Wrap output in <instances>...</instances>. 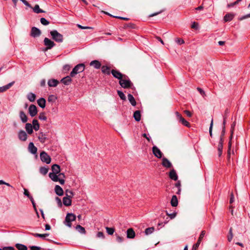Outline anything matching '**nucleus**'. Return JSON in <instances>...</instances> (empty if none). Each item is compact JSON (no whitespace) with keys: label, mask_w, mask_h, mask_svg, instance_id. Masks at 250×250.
Returning a JSON list of instances; mask_svg holds the SVG:
<instances>
[{"label":"nucleus","mask_w":250,"mask_h":250,"mask_svg":"<svg viewBox=\"0 0 250 250\" xmlns=\"http://www.w3.org/2000/svg\"><path fill=\"white\" fill-rule=\"evenodd\" d=\"M52 172L49 173V178L54 182H59L61 185H64L65 183V175L63 173H61V168L59 165L54 164L52 166Z\"/></svg>","instance_id":"f257e3e1"},{"label":"nucleus","mask_w":250,"mask_h":250,"mask_svg":"<svg viewBox=\"0 0 250 250\" xmlns=\"http://www.w3.org/2000/svg\"><path fill=\"white\" fill-rule=\"evenodd\" d=\"M119 84L124 88H130L133 85L128 77L126 75L119 81Z\"/></svg>","instance_id":"f03ea898"},{"label":"nucleus","mask_w":250,"mask_h":250,"mask_svg":"<svg viewBox=\"0 0 250 250\" xmlns=\"http://www.w3.org/2000/svg\"><path fill=\"white\" fill-rule=\"evenodd\" d=\"M50 35L53 40L57 42H62L63 40V35L59 33L57 30H54L50 32Z\"/></svg>","instance_id":"7ed1b4c3"},{"label":"nucleus","mask_w":250,"mask_h":250,"mask_svg":"<svg viewBox=\"0 0 250 250\" xmlns=\"http://www.w3.org/2000/svg\"><path fill=\"white\" fill-rule=\"evenodd\" d=\"M85 65L83 63H80L74 67L70 73V76L74 77L76 74L82 72L84 71Z\"/></svg>","instance_id":"20e7f679"},{"label":"nucleus","mask_w":250,"mask_h":250,"mask_svg":"<svg viewBox=\"0 0 250 250\" xmlns=\"http://www.w3.org/2000/svg\"><path fill=\"white\" fill-rule=\"evenodd\" d=\"M76 216L72 213H68L65 218L64 224L67 227L71 228L72 226L71 222L76 220Z\"/></svg>","instance_id":"39448f33"},{"label":"nucleus","mask_w":250,"mask_h":250,"mask_svg":"<svg viewBox=\"0 0 250 250\" xmlns=\"http://www.w3.org/2000/svg\"><path fill=\"white\" fill-rule=\"evenodd\" d=\"M44 45L46 46L45 50L51 49L55 46V43L50 39L45 38L43 41Z\"/></svg>","instance_id":"423d86ee"},{"label":"nucleus","mask_w":250,"mask_h":250,"mask_svg":"<svg viewBox=\"0 0 250 250\" xmlns=\"http://www.w3.org/2000/svg\"><path fill=\"white\" fill-rule=\"evenodd\" d=\"M40 158L42 162L49 164L51 162V159L50 157L44 151H42L40 153Z\"/></svg>","instance_id":"0eeeda50"},{"label":"nucleus","mask_w":250,"mask_h":250,"mask_svg":"<svg viewBox=\"0 0 250 250\" xmlns=\"http://www.w3.org/2000/svg\"><path fill=\"white\" fill-rule=\"evenodd\" d=\"M111 73L114 78L119 80V81H120L125 76V75L122 74L120 72L115 69H112L111 71Z\"/></svg>","instance_id":"6e6552de"},{"label":"nucleus","mask_w":250,"mask_h":250,"mask_svg":"<svg viewBox=\"0 0 250 250\" xmlns=\"http://www.w3.org/2000/svg\"><path fill=\"white\" fill-rule=\"evenodd\" d=\"M28 112L32 117L36 116L38 113L36 106L34 104L30 105L28 109Z\"/></svg>","instance_id":"1a4fd4ad"},{"label":"nucleus","mask_w":250,"mask_h":250,"mask_svg":"<svg viewBox=\"0 0 250 250\" xmlns=\"http://www.w3.org/2000/svg\"><path fill=\"white\" fill-rule=\"evenodd\" d=\"M152 152L155 157L158 158H161L162 157V153L159 148L156 146H154L152 147Z\"/></svg>","instance_id":"9d476101"},{"label":"nucleus","mask_w":250,"mask_h":250,"mask_svg":"<svg viewBox=\"0 0 250 250\" xmlns=\"http://www.w3.org/2000/svg\"><path fill=\"white\" fill-rule=\"evenodd\" d=\"M41 34V32L39 29L37 27H33L31 29V36L34 38L39 37Z\"/></svg>","instance_id":"9b49d317"},{"label":"nucleus","mask_w":250,"mask_h":250,"mask_svg":"<svg viewBox=\"0 0 250 250\" xmlns=\"http://www.w3.org/2000/svg\"><path fill=\"white\" fill-rule=\"evenodd\" d=\"M18 138L21 141H25L27 139V135L24 130H20L18 132Z\"/></svg>","instance_id":"f8f14e48"},{"label":"nucleus","mask_w":250,"mask_h":250,"mask_svg":"<svg viewBox=\"0 0 250 250\" xmlns=\"http://www.w3.org/2000/svg\"><path fill=\"white\" fill-rule=\"evenodd\" d=\"M28 150L30 153L35 154L37 152V148L34 146L32 142L29 144Z\"/></svg>","instance_id":"ddd939ff"},{"label":"nucleus","mask_w":250,"mask_h":250,"mask_svg":"<svg viewBox=\"0 0 250 250\" xmlns=\"http://www.w3.org/2000/svg\"><path fill=\"white\" fill-rule=\"evenodd\" d=\"M162 165L166 168H170L172 167V164L166 158L162 159Z\"/></svg>","instance_id":"4468645a"},{"label":"nucleus","mask_w":250,"mask_h":250,"mask_svg":"<svg viewBox=\"0 0 250 250\" xmlns=\"http://www.w3.org/2000/svg\"><path fill=\"white\" fill-rule=\"evenodd\" d=\"M235 16V14L232 13L227 14L224 17V20L225 22L231 21Z\"/></svg>","instance_id":"2eb2a0df"},{"label":"nucleus","mask_w":250,"mask_h":250,"mask_svg":"<svg viewBox=\"0 0 250 250\" xmlns=\"http://www.w3.org/2000/svg\"><path fill=\"white\" fill-rule=\"evenodd\" d=\"M127 237L129 239L134 238L135 236V233L132 228L128 229L126 231Z\"/></svg>","instance_id":"dca6fc26"},{"label":"nucleus","mask_w":250,"mask_h":250,"mask_svg":"<svg viewBox=\"0 0 250 250\" xmlns=\"http://www.w3.org/2000/svg\"><path fill=\"white\" fill-rule=\"evenodd\" d=\"M71 77L70 76V75L67 76L62 78L61 81L64 84L68 85L70 84L72 82V79H71Z\"/></svg>","instance_id":"f3484780"},{"label":"nucleus","mask_w":250,"mask_h":250,"mask_svg":"<svg viewBox=\"0 0 250 250\" xmlns=\"http://www.w3.org/2000/svg\"><path fill=\"white\" fill-rule=\"evenodd\" d=\"M48 85L50 87H56L59 84V82L56 79H50L48 81Z\"/></svg>","instance_id":"a211bd4d"},{"label":"nucleus","mask_w":250,"mask_h":250,"mask_svg":"<svg viewBox=\"0 0 250 250\" xmlns=\"http://www.w3.org/2000/svg\"><path fill=\"white\" fill-rule=\"evenodd\" d=\"M90 65L96 69H99L101 67V63L99 61L94 60L90 62Z\"/></svg>","instance_id":"6ab92c4d"},{"label":"nucleus","mask_w":250,"mask_h":250,"mask_svg":"<svg viewBox=\"0 0 250 250\" xmlns=\"http://www.w3.org/2000/svg\"><path fill=\"white\" fill-rule=\"evenodd\" d=\"M72 198L68 197H64L62 199L63 204L65 206H70L71 205V199Z\"/></svg>","instance_id":"aec40b11"},{"label":"nucleus","mask_w":250,"mask_h":250,"mask_svg":"<svg viewBox=\"0 0 250 250\" xmlns=\"http://www.w3.org/2000/svg\"><path fill=\"white\" fill-rule=\"evenodd\" d=\"M169 178L173 180L174 181H176L178 179V176L177 173L174 169H172L170 170L169 173Z\"/></svg>","instance_id":"412c9836"},{"label":"nucleus","mask_w":250,"mask_h":250,"mask_svg":"<svg viewBox=\"0 0 250 250\" xmlns=\"http://www.w3.org/2000/svg\"><path fill=\"white\" fill-rule=\"evenodd\" d=\"M55 191L56 194L59 196H62L63 194L62 188L59 185H56L55 187Z\"/></svg>","instance_id":"4be33fe9"},{"label":"nucleus","mask_w":250,"mask_h":250,"mask_svg":"<svg viewBox=\"0 0 250 250\" xmlns=\"http://www.w3.org/2000/svg\"><path fill=\"white\" fill-rule=\"evenodd\" d=\"M19 116L22 123H24L27 121V117L23 111H20Z\"/></svg>","instance_id":"5701e85b"},{"label":"nucleus","mask_w":250,"mask_h":250,"mask_svg":"<svg viewBox=\"0 0 250 250\" xmlns=\"http://www.w3.org/2000/svg\"><path fill=\"white\" fill-rule=\"evenodd\" d=\"M101 70L103 73L106 75H109L111 73L110 67L106 65L102 66Z\"/></svg>","instance_id":"b1692460"},{"label":"nucleus","mask_w":250,"mask_h":250,"mask_svg":"<svg viewBox=\"0 0 250 250\" xmlns=\"http://www.w3.org/2000/svg\"><path fill=\"white\" fill-rule=\"evenodd\" d=\"M171 205L172 207H177L178 204L177 197L176 195H173L172 196L171 201H170Z\"/></svg>","instance_id":"393cba45"},{"label":"nucleus","mask_w":250,"mask_h":250,"mask_svg":"<svg viewBox=\"0 0 250 250\" xmlns=\"http://www.w3.org/2000/svg\"><path fill=\"white\" fill-rule=\"evenodd\" d=\"M38 139L42 143H44L47 139L46 135L43 132H40L39 134Z\"/></svg>","instance_id":"a878e982"},{"label":"nucleus","mask_w":250,"mask_h":250,"mask_svg":"<svg viewBox=\"0 0 250 250\" xmlns=\"http://www.w3.org/2000/svg\"><path fill=\"white\" fill-rule=\"evenodd\" d=\"M38 105L42 108H44L45 106L46 101L45 99L41 98L37 101Z\"/></svg>","instance_id":"bb28decb"},{"label":"nucleus","mask_w":250,"mask_h":250,"mask_svg":"<svg viewBox=\"0 0 250 250\" xmlns=\"http://www.w3.org/2000/svg\"><path fill=\"white\" fill-rule=\"evenodd\" d=\"M25 128L29 134H31L33 132L32 125L30 123L26 124Z\"/></svg>","instance_id":"cd10ccee"},{"label":"nucleus","mask_w":250,"mask_h":250,"mask_svg":"<svg viewBox=\"0 0 250 250\" xmlns=\"http://www.w3.org/2000/svg\"><path fill=\"white\" fill-rule=\"evenodd\" d=\"M24 194L27 196L30 199V200L31 201L32 203V204L35 208V209L36 210V207H35V204L34 202V200H33V197L30 195V194H29V191H28L27 189L24 188Z\"/></svg>","instance_id":"c85d7f7f"},{"label":"nucleus","mask_w":250,"mask_h":250,"mask_svg":"<svg viewBox=\"0 0 250 250\" xmlns=\"http://www.w3.org/2000/svg\"><path fill=\"white\" fill-rule=\"evenodd\" d=\"M133 117L137 122L140 121L141 118L140 111L139 110L135 111L133 114Z\"/></svg>","instance_id":"c756f323"},{"label":"nucleus","mask_w":250,"mask_h":250,"mask_svg":"<svg viewBox=\"0 0 250 250\" xmlns=\"http://www.w3.org/2000/svg\"><path fill=\"white\" fill-rule=\"evenodd\" d=\"M127 97L128 100L131 104V105L133 106H135L136 105V102L133 96L131 94H129L127 95Z\"/></svg>","instance_id":"7c9ffc66"},{"label":"nucleus","mask_w":250,"mask_h":250,"mask_svg":"<svg viewBox=\"0 0 250 250\" xmlns=\"http://www.w3.org/2000/svg\"><path fill=\"white\" fill-rule=\"evenodd\" d=\"M32 124L33 128H34L35 131H38L40 128V125L38 120L34 119L32 121Z\"/></svg>","instance_id":"2f4dec72"},{"label":"nucleus","mask_w":250,"mask_h":250,"mask_svg":"<svg viewBox=\"0 0 250 250\" xmlns=\"http://www.w3.org/2000/svg\"><path fill=\"white\" fill-rule=\"evenodd\" d=\"M76 229L81 234H85L86 231L85 229L80 225H78L75 227Z\"/></svg>","instance_id":"473e14b6"},{"label":"nucleus","mask_w":250,"mask_h":250,"mask_svg":"<svg viewBox=\"0 0 250 250\" xmlns=\"http://www.w3.org/2000/svg\"><path fill=\"white\" fill-rule=\"evenodd\" d=\"M33 11L36 13H44L45 11L40 8L38 4L35 5L33 8Z\"/></svg>","instance_id":"72a5a7b5"},{"label":"nucleus","mask_w":250,"mask_h":250,"mask_svg":"<svg viewBox=\"0 0 250 250\" xmlns=\"http://www.w3.org/2000/svg\"><path fill=\"white\" fill-rule=\"evenodd\" d=\"M27 99L30 102H33L36 99V95L34 93H29L27 95Z\"/></svg>","instance_id":"f704fd0d"},{"label":"nucleus","mask_w":250,"mask_h":250,"mask_svg":"<svg viewBox=\"0 0 250 250\" xmlns=\"http://www.w3.org/2000/svg\"><path fill=\"white\" fill-rule=\"evenodd\" d=\"M235 125V123L234 122L232 125H231V130H230V132H231V135H230V141L229 143V148H230V146H231V140L232 138V135H233V131H234V126Z\"/></svg>","instance_id":"c9c22d12"},{"label":"nucleus","mask_w":250,"mask_h":250,"mask_svg":"<svg viewBox=\"0 0 250 250\" xmlns=\"http://www.w3.org/2000/svg\"><path fill=\"white\" fill-rule=\"evenodd\" d=\"M16 247L19 250H27V247L23 244H16Z\"/></svg>","instance_id":"e433bc0d"},{"label":"nucleus","mask_w":250,"mask_h":250,"mask_svg":"<svg viewBox=\"0 0 250 250\" xmlns=\"http://www.w3.org/2000/svg\"><path fill=\"white\" fill-rule=\"evenodd\" d=\"M48 171V168L47 167H41L40 172L43 175H46Z\"/></svg>","instance_id":"4c0bfd02"},{"label":"nucleus","mask_w":250,"mask_h":250,"mask_svg":"<svg viewBox=\"0 0 250 250\" xmlns=\"http://www.w3.org/2000/svg\"><path fill=\"white\" fill-rule=\"evenodd\" d=\"M233 235L232 233V228H230L229 230V234L228 235V240L229 242H230L232 238H233Z\"/></svg>","instance_id":"58836bf2"},{"label":"nucleus","mask_w":250,"mask_h":250,"mask_svg":"<svg viewBox=\"0 0 250 250\" xmlns=\"http://www.w3.org/2000/svg\"><path fill=\"white\" fill-rule=\"evenodd\" d=\"M39 119L41 120L46 121L47 117L45 115V113L44 112L40 113L39 115Z\"/></svg>","instance_id":"ea45409f"},{"label":"nucleus","mask_w":250,"mask_h":250,"mask_svg":"<svg viewBox=\"0 0 250 250\" xmlns=\"http://www.w3.org/2000/svg\"><path fill=\"white\" fill-rule=\"evenodd\" d=\"M57 100V97L54 95H49L48 97L49 102H55Z\"/></svg>","instance_id":"a19ab883"},{"label":"nucleus","mask_w":250,"mask_h":250,"mask_svg":"<svg viewBox=\"0 0 250 250\" xmlns=\"http://www.w3.org/2000/svg\"><path fill=\"white\" fill-rule=\"evenodd\" d=\"M66 197L72 198L74 195V193L72 191L69 189H66L65 192Z\"/></svg>","instance_id":"79ce46f5"},{"label":"nucleus","mask_w":250,"mask_h":250,"mask_svg":"<svg viewBox=\"0 0 250 250\" xmlns=\"http://www.w3.org/2000/svg\"><path fill=\"white\" fill-rule=\"evenodd\" d=\"M154 230V229L153 227H151V228H148L147 229H146L145 230V234L146 235H148V234H150L151 233H152L153 231Z\"/></svg>","instance_id":"37998d69"},{"label":"nucleus","mask_w":250,"mask_h":250,"mask_svg":"<svg viewBox=\"0 0 250 250\" xmlns=\"http://www.w3.org/2000/svg\"><path fill=\"white\" fill-rule=\"evenodd\" d=\"M105 229L107 233L109 235H112L115 231V229L113 228L106 227Z\"/></svg>","instance_id":"c03bdc74"},{"label":"nucleus","mask_w":250,"mask_h":250,"mask_svg":"<svg viewBox=\"0 0 250 250\" xmlns=\"http://www.w3.org/2000/svg\"><path fill=\"white\" fill-rule=\"evenodd\" d=\"M179 122H181L184 125L186 126L189 127L190 126L189 123L188 121H187L183 117L182 118L181 120H180Z\"/></svg>","instance_id":"a18cd8bd"},{"label":"nucleus","mask_w":250,"mask_h":250,"mask_svg":"<svg viewBox=\"0 0 250 250\" xmlns=\"http://www.w3.org/2000/svg\"><path fill=\"white\" fill-rule=\"evenodd\" d=\"M33 235L35 237H41L44 238L45 237L48 236L49 235V234L45 233V234H39V233H34Z\"/></svg>","instance_id":"49530a36"},{"label":"nucleus","mask_w":250,"mask_h":250,"mask_svg":"<svg viewBox=\"0 0 250 250\" xmlns=\"http://www.w3.org/2000/svg\"><path fill=\"white\" fill-rule=\"evenodd\" d=\"M117 93H118L119 96L122 100H125V99H126L125 96V94H124V93L123 92H122L120 90H118Z\"/></svg>","instance_id":"de8ad7c7"},{"label":"nucleus","mask_w":250,"mask_h":250,"mask_svg":"<svg viewBox=\"0 0 250 250\" xmlns=\"http://www.w3.org/2000/svg\"><path fill=\"white\" fill-rule=\"evenodd\" d=\"M40 21L41 23L44 25H47L49 23V22L44 18H42Z\"/></svg>","instance_id":"09e8293b"},{"label":"nucleus","mask_w":250,"mask_h":250,"mask_svg":"<svg viewBox=\"0 0 250 250\" xmlns=\"http://www.w3.org/2000/svg\"><path fill=\"white\" fill-rule=\"evenodd\" d=\"M222 149H223V145H221V144H218V155H219V156H220L222 155Z\"/></svg>","instance_id":"8fccbe9b"},{"label":"nucleus","mask_w":250,"mask_h":250,"mask_svg":"<svg viewBox=\"0 0 250 250\" xmlns=\"http://www.w3.org/2000/svg\"><path fill=\"white\" fill-rule=\"evenodd\" d=\"M175 41V42L177 44H180V45L184 43V42H185L184 41L183 39H180V38H176Z\"/></svg>","instance_id":"3c124183"},{"label":"nucleus","mask_w":250,"mask_h":250,"mask_svg":"<svg viewBox=\"0 0 250 250\" xmlns=\"http://www.w3.org/2000/svg\"><path fill=\"white\" fill-rule=\"evenodd\" d=\"M166 212H167V216H168L170 217V218L171 219L174 218L176 215V212H173L172 213H168L167 211H166Z\"/></svg>","instance_id":"603ef678"},{"label":"nucleus","mask_w":250,"mask_h":250,"mask_svg":"<svg viewBox=\"0 0 250 250\" xmlns=\"http://www.w3.org/2000/svg\"><path fill=\"white\" fill-rule=\"evenodd\" d=\"M116 240L118 242L121 243L124 240V238L123 237H121L117 234H116Z\"/></svg>","instance_id":"864d4df0"},{"label":"nucleus","mask_w":250,"mask_h":250,"mask_svg":"<svg viewBox=\"0 0 250 250\" xmlns=\"http://www.w3.org/2000/svg\"><path fill=\"white\" fill-rule=\"evenodd\" d=\"M250 18V14H248L246 15H245V16H243L241 17H239L238 18V20L239 21H242V20H244L247 18Z\"/></svg>","instance_id":"5fc2aeb1"},{"label":"nucleus","mask_w":250,"mask_h":250,"mask_svg":"<svg viewBox=\"0 0 250 250\" xmlns=\"http://www.w3.org/2000/svg\"><path fill=\"white\" fill-rule=\"evenodd\" d=\"M197 89L199 92V93L202 95L203 97H204L206 96V93L202 89H201L200 87H197Z\"/></svg>","instance_id":"6e6d98bb"},{"label":"nucleus","mask_w":250,"mask_h":250,"mask_svg":"<svg viewBox=\"0 0 250 250\" xmlns=\"http://www.w3.org/2000/svg\"><path fill=\"white\" fill-rule=\"evenodd\" d=\"M212 127H213V119H212L211 121L209 129V134H210V136H212Z\"/></svg>","instance_id":"4d7b16f0"},{"label":"nucleus","mask_w":250,"mask_h":250,"mask_svg":"<svg viewBox=\"0 0 250 250\" xmlns=\"http://www.w3.org/2000/svg\"><path fill=\"white\" fill-rule=\"evenodd\" d=\"M31 250H41V248L40 247L32 246L29 247Z\"/></svg>","instance_id":"13d9d810"},{"label":"nucleus","mask_w":250,"mask_h":250,"mask_svg":"<svg viewBox=\"0 0 250 250\" xmlns=\"http://www.w3.org/2000/svg\"><path fill=\"white\" fill-rule=\"evenodd\" d=\"M175 115L176 116L177 119L178 120H179V121H180V120H181L182 119V118H183L182 115L178 112H176Z\"/></svg>","instance_id":"bf43d9fd"},{"label":"nucleus","mask_w":250,"mask_h":250,"mask_svg":"<svg viewBox=\"0 0 250 250\" xmlns=\"http://www.w3.org/2000/svg\"><path fill=\"white\" fill-rule=\"evenodd\" d=\"M97 237L98 238H104V234L103 232L99 231L97 234Z\"/></svg>","instance_id":"052dcab7"},{"label":"nucleus","mask_w":250,"mask_h":250,"mask_svg":"<svg viewBox=\"0 0 250 250\" xmlns=\"http://www.w3.org/2000/svg\"><path fill=\"white\" fill-rule=\"evenodd\" d=\"M77 26L82 29H92V27H88V26H83L80 24H77Z\"/></svg>","instance_id":"680f3d73"},{"label":"nucleus","mask_w":250,"mask_h":250,"mask_svg":"<svg viewBox=\"0 0 250 250\" xmlns=\"http://www.w3.org/2000/svg\"><path fill=\"white\" fill-rule=\"evenodd\" d=\"M206 234V231L205 230H202L201 232V234L199 237V238H200V239H203L205 235Z\"/></svg>","instance_id":"e2e57ef3"},{"label":"nucleus","mask_w":250,"mask_h":250,"mask_svg":"<svg viewBox=\"0 0 250 250\" xmlns=\"http://www.w3.org/2000/svg\"><path fill=\"white\" fill-rule=\"evenodd\" d=\"M239 2L237 0L235 1V2H232V3H229L228 4V7H233L234 6V5H236L237 4H238Z\"/></svg>","instance_id":"0e129e2a"},{"label":"nucleus","mask_w":250,"mask_h":250,"mask_svg":"<svg viewBox=\"0 0 250 250\" xmlns=\"http://www.w3.org/2000/svg\"><path fill=\"white\" fill-rule=\"evenodd\" d=\"M2 250H15V249L12 247H4Z\"/></svg>","instance_id":"69168bd1"},{"label":"nucleus","mask_w":250,"mask_h":250,"mask_svg":"<svg viewBox=\"0 0 250 250\" xmlns=\"http://www.w3.org/2000/svg\"><path fill=\"white\" fill-rule=\"evenodd\" d=\"M199 246V245L198 244H197V243L195 244L192 247V250H197Z\"/></svg>","instance_id":"338daca9"},{"label":"nucleus","mask_w":250,"mask_h":250,"mask_svg":"<svg viewBox=\"0 0 250 250\" xmlns=\"http://www.w3.org/2000/svg\"><path fill=\"white\" fill-rule=\"evenodd\" d=\"M184 113L189 117H190L192 116V114L188 110H185Z\"/></svg>","instance_id":"774afa93"}]
</instances>
